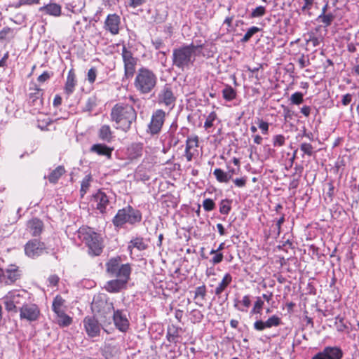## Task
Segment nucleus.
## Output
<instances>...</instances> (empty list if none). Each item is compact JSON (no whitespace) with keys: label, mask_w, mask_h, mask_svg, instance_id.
<instances>
[{"label":"nucleus","mask_w":359,"mask_h":359,"mask_svg":"<svg viewBox=\"0 0 359 359\" xmlns=\"http://www.w3.org/2000/svg\"><path fill=\"white\" fill-rule=\"evenodd\" d=\"M264 304V302L261 299V297H257V299L254 304L253 308L252 309V310L250 311L251 314H257V313L260 314L262 312V310L263 309Z\"/></svg>","instance_id":"obj_51"},{"label":"nucleus","mask_w":359,"mask_h":359,"mask_svg":"<svg viewBox=\"0 0 359 359\" xmlns=\"http://www.w3.org/2000/svg\"><path fill=\"white\" fill-rule=\"evenodd\" d=\"M300 149L302 151L304 152V154L311 156L313 155L314 152V148L310 143L304 142L302 143L300 145Z\"/></svg>","instance_id":"obj_54"},{"label":"nucleus","mask_w":359,"mask_h":359,"mask_svg":"<svg viewBox=\"0 0 359 359\" xmlns=\"http://www.w3.org/2000/svg\"><path fill=\"white\" fill-rule=\"evenodd\" d=\"M321 28L322 25H318L307 33L306 43H311L313 47H316L324 41V36L320 33Z\"/></svg>","instance_id":"obj_24"},{"label":"nucleus","mask_w":359,"mask_h":359,"mask_svg":"<svg viewBox=\"0 0 359 359\" xmlns=\"http://www.w3.org/2000/svg\"><path fill=\"white\" fill-rule=\"evenodd\" d=\"M94 200L96 202V209L102 214L106 212V209L109 204V200L107 194L99 190L94 196Z\"/></svg>","instance_id":"obj_26"},{"label":"nucleus","mask_w":359,"mask_h":359,"mask_svg":"<svg viewBox=\"0 0 359 359\" xmlns=\"http://www.w3.org/2000/svg\"><path fill=\"white\" fill-rule=\"evenodd\" d=\"M113 151V147H108L107 145L101 143L95 144L90 149V152L95 153L99 156H105L108 159L111 158Z\"/></svg>","instance_id":"obj_27"},{"label":"nucleus","mask_w":359,"mask_h":359,"mask_svg":"<svg viewBox=\"0 0 359 359\" xmlns=\"http://www.w3.org/2000/svg\"><path fill=\"white\" fill-rule=\"evenodd\" d=\"M343 355V351L339 346H327L315 354L311 359H341Z\"/></svg>","instance_id":"obj_17"},{"label":"nucleus","mask_w":359,"mask_h":359,"mask_svg":"<svg viewBox=\"0 0 359 359\" xmlns=\"http://www.w3.org/2000/svg\"><path fill=\"white\" fill-rule=\"evenodd\" d=\"M335 19V15L332 13L327 14L320 13L316 18V20L321 22L325 28L330 27Z\"/></svg>","instance_id":"obj_36"},{"label":"nucleus","mask_w":359,"mask_h":359,"mask_svg":"<svg viewBox=\"0 0 359 359\" xmlns=\"http://www.w3.org/2000/svg\"><path fill=\"white\" fill-rule=\"evenodd\" d=\"M91 309L103 325H107L111 323V319L115 311L113 302L102 298L96 299L93 301Z\"/></svg>","instance_id":"obj_8"},{"label":"nucleus","mask_w":359,"mask_h":359,"mask_svg":"<svg viewBox=\"0 0 359 359\" xmlns=\"http://www.w3.org/2000/svg\"><path fill=\"white\" fill-rule=\"evenodd\" d=\"M112 318L116 327L121 332H126L129 328V320L122 310L114 311Z\"/></svg>","instance_id":"obj_22"},{"label":"nucleus","mask_w":359,"mask_h":359,"mask_svg":"<svg viewBox=\"0 0 359 359\" xmlns=\"http://www.w3.org/2000/svg\"><path fill=\"white\" fill-rule=\"evenodd\" d=\"M203 45L196 46L193 43L183 45L172 50V66L184 71L189 69L196 60V51L202 48Z\"/></svg>","instance_id":"obj_3"},{"label":"nucleus","mask_w":359,"mask_h":359,"mask_svg":"<svg viewBox=\"0 0 359 359\" xmlns=\"http://www.w3.org/2000/svg\"><path fill=\"white\" fill-rule=\"evenodd\" d=\"M148 248L147 243L145 242L142 237L137 236L133 238L128 243V250L131 255L133 254V250L134 248L137 249L140 251L146 250Z\"/></svg>","instance_id":"obj_29"},{"label":"nucleus","mask_w":359,"mask_h":359,"mask_svg":"<svg viewBox=\"0 0 359 359\" xmlns=\"http://www.w3.org/2000/svg\"><path fill=\"white\" fill-rule=\"evenodd\" d=\"M53 73L48 71L43 72L40 76H38L37 81L39 83H42L48 80L53 76Z\"/></svg>","instance_id":"obj_62"},{"label":"nucleus","mask_w":359,"mask_h":359,"mask_svg":"<svg viewBox=\"0 0 359 359\" xmlns=\"http://www.w3.org/2000/svg\"><path fill=\"white\" fill-rule=\"evenodd\" d=\"M46 250L45 243L36 238L28 241L24 246L25 255L32 259L41 256Z\"/></svg>","instance_id":"obj_13"},{"label":"nucleus","mask_w":359,"mask_h":359,"mask_svg":"<svg viewBox=\"0 0 359 359\" xmlns=\"http://www.w3.org/2000/svg\"><path fill=\"white\" fill-rule=\"evenodd\" d=\"M44 229V224L42 220L34 217L29 219L26 223L25 231L32 237L39 236Z\"/></svg>","instance_id":"obj_19"},{"label":"nucleus","mask_w":359,"mask_h":359,"mask_svg":"<svg viewBox=\"0 0 359 359\" xmlns=\"http://www.w3.org/2000/svg\"><path fill=\"white\" fill-rule=\"evenodd\" d=\"M40 1L41 0H18V1L12 4L11 6L14 8H20L22 6L39 4Z\"/></svg>","instance_id":"obj_48"},{"label":"nucleus","mask_w":359,"mask_h":359,"mask_svg":"<svg viewBox=\"0 0 359 359\" xmlns=\"http://www.w3.org/2000/svg\"><path fill=\"white\" fill-rule=\"evenodd\" d=\"M135 74L133 86L140 95H149L155 90L158 77L153 70L142 67Z\"/></svg>","instance_id":"obj_4"},{"label":"nucleus","mask_w":359,"mask_h":359,"mask_svg":"<svg viewBox=\"0 0 359 359\" xmlns=\"http://www.w3.org/2000/svg\"><path fill=\"white\" fill-rule=\"evenodd\" d=\"M294 170V172L291 175L292 180L289 184V189H296L299 187L304 168L302 165H295Z\"/></svg>","instance_id":"obj_32"},{"label":"nucleus","mask_w":359,"mask_h":359,"mask_svg":"<svg viewBox=\"0 0 359 359\" xmlns=\"http://www.w3.org/2000/svg\"><path fill=\"white\" fill-rule=\"evenodd\" d=\"M163 201H162L163 205L168 208H177L179 201L177 198L175 197L172 194H165L163 196Z\"/></svg>","instance_id":"obj_39"},{"label":"nucleus","mask_w":359,"mask_h":359,"mask_svg":"<svg viewBox=\"0 0 359 359\" xmlns=\"http://www.w3.org/2000/svg\"><path fill=\"white\" fill-rule=\"evenodd\" d=\"M30 92L28 94V103L31 106L37 107L39 109L43 105V90L35 86L29 88Z\"/></svg>","instance_id":"obj_23"},{"label":"nucleus","mask_w":359,"mask_h":359,"mask_svg":"<svg viewBox=\"0 0 359 359\" xmlns=\"http://www.w3.org/2000/svg\"><path fill=\"white\" fill-rule=\"evenodd\" d=\"M176 100L177 97L174 93L172 85L170 83H165L158 94L157 102L158 104L172 109L175 106Z\"/></svg>","instance_id":"obj_12"},{"label":"nucleus","mask_w":359,"mask_h":359,"mask_svg":"<svg viewBox=\"0 0 359 359\" xmlns=\"http://www.w3.org/2000/svg\"><path fill=\"white\" fill-rule=\"evenodd\" d=\"M104 29L113 36L118 35L121 28V17L116 13L108 14L103 25Z\"/></svg>","instance_id":"obj_16"},{"label":"nucleus","mask_w":359,"mask_h":359,"mask_svg":"<svg viewBox=\"0 0 359 359\" xmlns=\"http://www.w3.org/2000/svg\"><path fill=\"white\" fill-rule=\"evenodd\" d=\"M222 96L226 101H232L236 98V90L230 85H226L222 90Z\"/></svg>","instance_id":"obj_40"},{"label":"nucleus","mask_w":359,"mask_h":359,"mask_svg":"<svg viewBox=\"0 0 359 359\" xmlns=\"http://www.w3.org/2000/svg\"><path fill=\"white\" fill-rule=\"evenodd\" d=\"M179 330H180V328L177 327H175L174 325L168 327L167 333H166V338L169 342H170V343H177V342L178 338L180 337Z\"/></svg>","instance_id":"obj_38"},{"label":"nucleus","mask_w":359,"mask_h":359,"mask_svg":"<svg viewBox=\"0 0 359 359\" xmlns=\"http://www.w3.org/2000/svg\"><path fill=\"white\" fill-rule=\"evenodd\" d=\"M66 172L64 165H58L48 175L47 178L50 183L56 184L60 178Z\"/></svg>","instance_id":"obj_33"},{"label":"nucleus","mask_w":359,"mask_h":359,"mask_svg":"<svg viewBox=\"0 0 359 359\" xmlns=\"http://www.w3.org/2000/svg\"><path fill=\"white\" fill-rule=\"evenodd\" d=\"M137 99L133 95L125 97L123 101L115 104L111 109L110 119L116 125V128L125 133L129 131L137 120L134 104Z\"/></svg>","instance_id":"obj_1"},{"label":"nucleus","mask_w":359,"mask_h":359,"mask_svg":"<svg viewBox=\"0 0 359 359\" xmlns=\"http://www.w3.org/2000/svg\"><path fill=\"white\" fill-rule=\"evenodd\" d=\"M77 235L78 238L87 248L89 256L98 257L102 255L104 248V239L93 228L83 225L78 229Z\"/></svg>","instance_id":"obj_2"},{"label":"nucleus","mask_w":359,"mask_h":359,"mask_svg":"<svg viewBox=\"0 0 359 359\" xmlns=\"http://www.w3.org/2000/svg\"><path fill=\"white\" fill-rule=\"evenodd\" d=\"M19 311L20 318L29 322L37 320L41 315L40 309L36 304L27 303L23 306L20 307Z\"/></svg>","instance_id":"obj_15"},{"label":"nucleus","mask_w":359,"mask_h":359,"mask_svg":"<svg viewBox=\"0 0 359 359\" xmlns=\"http://www.w3.org/2000/svg\"><path fill=\"white\" fill-rule=\"evenodd\" d=\"M335 325L337 330L339 332H348V327L345 323V319L344 317L340 316H337L336 317Z\"/></svg>","instance_id":"obj_45"},{"label":"nucleus","mask_w":359,"mask_h":359,"mask_svg":"<svg viewBox=\"0 0 359 359\" xmlns=\"http://www.w3.org/2000/svg\"><path fill=\"white\" fill-rule=\"evenodd\" d=\"M77 86V79L75 71L73 68L70 69L67 73L66 81L64 86V93L67 96L72 95Z\"/></svg>","instance_id":"obj_25"},{"label":"nucleus","mask_w":359,"mask_h":359,"mask_svg":"<svg viewBox=\"0 0 359 359\" xmlns=\"http://www.w3.org/2000/svg\"><path fill=\"white\" fill-rule=\"evenodd\" d=\"M303 96L304 95L301 92H295L294 93L292 94L290 97V101L292 104L296 105L302 104L304 101Z\"/></svg>","instance_id":"obj_59"},{"label":"nucleus","mask_w":359,"mask_h":359,"mask_svg":"<svg viewBox=\"0 0 359 359\" xmlns=\"http://www.w3.org/2000/svg\"><path fill=\"white\" fill-rule=\"evenodd\" d=\"M217 118V113L213 111L211 113L209 114V115L207 116L206 120L204 123V128L205 130H208L209 128H212L213 126V122Z\"/></svg>","instance_id":"obj_50"},{"label":"nucleus","mask_w":359,"mask_h":359,"mask_svg":"<svg viewBox=\"0 0 359 359\" xmlns=\"http://www.w3.org/2000/svg\"><path fill=\"white\" fill-rule=\"evenodd\" d=\"M97 71L95 67H93L88 69L87 73V80L89 83L93 84L95 83L97 78Z\"/></svg>","instance_id":"obj_60"},{"label":"nucleus","mask_w":359,"mask_h":359,"mask_svg":"<svg viewBox=\"0 0 359 359\" xmlns=\"http://www.w3.org/2000/svg\"><path fill=\"white\" fill-rule=\"evenodd\" d=\"M233 278L232 276L229 273H226L222 279V280L219 283L218 285L215 287V294L217 297H220L222 293L224 292L226 288L230 285L232 283Z\"/></svg>","instance_id":"obj_30"},{"label":"nucleus","mask_w":359,"mask_h":359,"mask_svg":"<svg viewBox=\"0 0 359 359\" xmlns=\"http://www.w3.org/2000/svg\"><path fill=\"white\" fill-rule=\"evenodd\" d=\"M215 255L212 257L210 259V262L213 265L218 264L221 263L223 261L224 259V255L222 252H215L213 253Z\"/></svg>","instance_id":"obj_63"},{"label":"nucleus","mask_w":359,"mask_h":359,"mask_svg":"<svg viewBox=\"0 0 359 359\" xmlns=\"http://www.w3.org/2000/svg\"><path fill=\"white\" fill-rule=\"evenodd\" d=\"M30 299L31 294L26 290H12L3 298L6 310L15 313L18 311V307L23 306Z\"/></svg>","instance_id":"obj_6"},{"label":"nucleus","mask_w":359,"mask_h":359,"mask_svg":"<svg viewBox=\"0 0 359 359\" xmlns=\"http://www.w3.org/2000/svg\"><path fill=\"white\" fill-rule=\"evenodd\" d=\"M316 3V0H302V6H301V12L302 13L308 14L309 15H311V10L313 8V5Z\"/></svg>","instance_id":"obj_46"},{"label":"nucleus","mask_w":359,"mask_h":359,"mask_svg":"<svg viewBox=\"0 0 359 359\" xmlns=\"http://www.w3.org/2000/svg\"><path fill=\"white\" fill-rule=\"evenodd\" d=\"M53 123V121L50 118L46 117L43 119L38 118L37 127L41 130H48V127Z\"/></svg>","instance_id":"obj_53"},{"label":"nucleus","mask_w":359,"mask_h":359,"mask_svg":"<svg viewBox=\"0 0 359 359\" xmlns=\"http://www.w3.org/2000/svg\"><path fill=\"white\" fill-rule=\"evenodd\" d=\"M142 212L131 205H127L118 210L116 215L112 219L114 226L121 228L126 224L134 225L142 221Z\"/></svg>","instance_id":"obj_7"},{"label":"nucleus","mask_w":359,"mask_h":359,"mask_svg":"<svg viewBox=\"0 0 359 359\" xmlns=\"http://www.w3.org/2000/svg\"><path fill=\"white\" fill-rule=\"evenodd\" d=\"M121 57L123 63L124 78L131 79L134 76L136 72V67L138 58L135 57L132 51L123 45L121 49Z\"/></svg>","instance_id":"obj_10"},{"label":"nucleus","mask_w":359,"mask_h":359,"mask_svg":"<svg viewBox=\"0 0 359 359\" xmlns=\"http://www.w3.org/2000/svg\"><path fill=\"white\" fill-rule=\"evenodd\" d=\"M248 177L246 176L241 177L240 178H236L233 180V182L236 187L243 188L245 187L247 183Z\"/></svg>","instance_id":"obj_64"},{"label":"nucleus","mask_w":359,"mask_h":359,"mask_svg":"<svg viewBox=\"0 0 359 359\" xmlns=\"http://www.w3.org/2000/svg\"><path fill=\"white\" fill-rule=\"evenodd\" d=\"M213 175L216 180L219 183L226 184L231 180V175L221 168H215Z\"/></svg>","instance_id":"obj_35"},{"label":"nucleus","mask_w":359,"mask_h":359,"mask_svg":"<svg viewBox=\"0 0 359 359\" xmlns=\"http://www.w3.org/2000/svg\"><path fill=\"white\" fill-rule=\"evenodd\" d=\"M39 11L45 13L46 15L54 17H59L62 14V7L60 4L50 2L39 8Z\"/></svg>","instance_id":"obj_28"},{"label":"nucleus","mask_w":359,"mask_h":359,"mask_svg":"<svg viewBox=\"0 0 359 359\" xmlns=\"http://www.w3.org/2000/svg\"><path fill=\"white\" fill-rule=\"evenodd\" d=\"M83 323L88 337H95L100 335L101 325L94 316L85 317Z\"/></svg>","instance_id":"obj_18"},{"label":"nucleus","mask_w":359,"mask_h":359,"mask_svg":"<svg viewBox=\"0 0 359 359\" xmlns=\"http://www.w3.org/2000/svg\"><path fill=\"white\" fill-rule=\"evenodd\" d=\"M285 137L283 135H276L273 137V145L275 147H283L285 144Z\"/></svg>","instance_id":"obj_57"},{"label":"nucleus","mask_w":359,"mask_h":359,"mask_svg":"<svg viewBox=\"0 0 359 359\" xmlns=\"http://www.w3.org/2000/svg\"><path fill=\"white\" fill-rule=\"evenodd\" d=\"M256 123L263 135H268L269 130V123L268 122L261 118H257Z\"/></svg>","instance_id":"obj_52"},{"label":"nucleus","mask_w":359,"mask_h":359,"mask_svg":"<svg viewBox=\"0 0 359 359\" xmlns=\"http://www.w3.org/2000/svg\"><path fill=\"white\" fill-rule=\"evenodd\" d=\"M14 38V29L9 27H4L0 30V42Z\"/></svg>","instance_id":"obj_44"},{"label":"nucleus","mask_w":359,"mask_h":359,"mask_svg":"<svg viewBox=\"0 0 359 359\" xmlns=\"http://www.w3.org/2000/svg\"><path fill=\"white\" fill-rule=\"evenodd\" d=\"M282 321L280 317L276 315H273L269 317L266 321L262 320H257L254 323L253 327L257 331H263L265 329L271 328L272 327H278L281 325Z\"/></svg>","instance_id":"obj_21"},{"label":"nucleus","mask_w":359,"mask_h":359,"mask_svg":"<svg viewBox=\"0 0 359 359\" xmlns=\"http://www.w3.org/2000/svg\"><path fill=\"white\" fill-rule=\"evenodd\" d=\"M261 31V29L256 26L250 27L243 37L241 39V43H247L252 37V36Z\"/></svg>","instance_id":"obj_47"},{"label":"nucleus","mask_w":359,"mask_h":359,"mask_svg":"<svg viewBox=\"0 0 359 359\" xmlns=\"http://www.w3.org/2000/svg\"><path fill=\"white\" fill-rule=\"evenodd\" d=\"M129 280L130 279L116 278L115 279L107 281L104 289L109 293H118L121 290L127 288Z\"/></svg>","instance_id":"obj_20"},{"label":"nucleus","mask_w":359,"mask_h":359,"mask_svg":"<svg viewBox=\"0 0 359 359\" xmlns=\"http://www.w3.org/2000/svg\"><path fill=\"white\" fill-rule=\"evenodd\" d=\"M56 317L57 324L60 327H67L73 322L72 318L67 315L65 311L61 312V313L56 314Z\"/></svg>","instance_id":"obj_41"},{"label":"nucleus","mask_w":359,"mask_h":359,"mask_svg":"<svg viewBox=\"0 0 359 359\" xmlns=\"http://www.w3.org/2000/svg\"><path fill=\"white\" fill-rule=\"evenodd\" d=\"M199 137L196 135L187 137L185 142V149L183 157L187 162L191 161L198 154Z\"/></svg>","instance_id":"obj_14"},{"label":"nucleus","mask_w":359,"mask_h":359,"mask_svg":"<svg viewBox=\"0 0 359 359\" xmlns=\"http://www.w3.org/2000/svg\"><path fill=\"white\" fill-rule=\"evenodd\" d=\"M166 114L161 109L155 110L151 116L150 122L147 126V133L151 135H158L165 121Z\"/></svg>","instance_id":"obj_11"},{"label":"nucleus","mask_w":359,"mask_h":359,"mask_svg":"<svg viewBox=\"0 0 359 359\" xmlns=\"http://www.w3.org/2000/svg\"><path fill=\"white\" fill-rule=\"evenodd\" d=\"M251 305V300L250 295L247 294L243 297L242 300L237 301L235 302L233 306L237 310L241 311V312H247L248 308Z\"/></svg>","instance_id":"obj_34"},{"label":"nucleus","mask_w":359,"mask_h":359,"mask_svg":"<svg viewBox=\"0 0 359 359\" xmlns=\"http://www.w3.org/2000/svg\"><path fill=\"white\" fill-rule=\"evenodd\" d=\"M105 271L110 277L130 279L132 265L122 263V258L116 255L109 258L105 263Z\"/></svg>","instance_id":"obj_5"},{"label":"nucleus","mask_w":359,"mask_h":359,"mask_svg":"<svg viewBox=\"0 0 359 359\" xmlns=\"http://www.w3.org/2000/svg\"><path fill=\"white\" fill-rule=\"evenodd\" d=\"M203 207L205 211L210 212L215 209L216 205L211 198H206L203 201Z\"/></svg>","instance_id":"obj_58"},{"label":"nucleus","mask_w":359,"mask_h":359,"mask_svg":"<svg viewBox=\"0 0 359 359\" xmlns=\"http://www.w3.org/2000/svg\"><path fill=\"white\" fill-rule=\"evenodd\" d=\"M22 274V270L16 264H10L5 269L0 267V285H13L21 279Z\"/></svg>","instance_id":"obj_9"},{"label":"nucleus","mask_w":359,"mask_h":359,"mask_svg":"<svg viewBox=\"0 0 359 359\" xmlns=\"http://www.w3.org/2000/svg\"><path fill=\"white\" fill-rule=\"evenodd\" d=\"M92 181L93 177L90 174L86 175L85 177L82 180L80 189V194L81 198H83L88 191Z\"/></svg>","instance_id":"obj_42"},{"label":"nucleus","mask_w":359,"mask_h":359,"mask_svg":"<svg viewBox=\"0 0 359 359\" xmlns=\"http://www.w3.org/2000/svg\"><path fill=\"white\" fill-rule=\"evenodd\" d=\"M97 106V99L95 97H90L86 102L83 111L91 112Z\"/></svg>","instance_id":"obj_49"},{"label":"nucleus","mask_w":359,"mask_h":359,"mask_svg":"<svg viewBox=\"0 0 359 359\" xmlns=\"http://www.w3.org/2000/svg\"><path fill=\"white\" fill-rule=\"evenodd\" d=\"M65 299L60 295H56L53 299L52 304V309L53 312L56 314L61 313V312L64 311V304Z\"/></svg>","instance_id":"obj_37"},{"label":"nucleus","mask_w":359,"mask_h":359,"mask_svg":"<svg viewBox=\"0 0 359 359\" xmlns=\"http://www.w3.org/2000/svg\"><path fill=\"white\" fill-rule=\"evenodd\" d=\"M97 135L100 140L107 143L111 142L114 137L111 127L106 124L100 128Z\"/></svg>","instance_id":"obj_31"},{"label":"nucleus","mask_w":359,"mask_h":359,"mask_svg":"<svg viewBox=\"0 0 359 359\" xmlns=\"http://www.w3.org/2000/svg\"><path fill=\"white\" fill-rule=\"evenodd\" d=\"M232 201L230 199H222L219 203V212L222 215H227L231 210Z\"/></svg>","instance_id":"obj_43"},{"label":"nucleus","mask_w":359,"mask_h":359,"mask_svg":"<svg viewBox=\"0 0 359 359\" xmlns=\"http://www.w3.org/2000/svg\"><path fill=\"white\" fill-rule=\"evenodd\" d=\"M206 294H207L206 286L203 284V285L198 286L196 288L194 297H195V299L200 297L202 301H203L205 299Z\"/></svg>","instance_id":"obj_56"},{"label":"nucleus","mask_w":359,"mask_h":359,"mask_svg":"<svg viewBox=\"0 0 359 359\" xmlns=\"http://www.w3.org/2000/svg\"><path fill=\"white\" fill-rule=\"evenodd\" d=\"M266 13V8L263 6H259L253 9L250 13V18H260L264 16Z\"/></svg>","instance_id":"obj_55"},{"label":"nucleus","mask_w":359,"mask_h":359,"mask_svg":"<svg viewBox=\"0 0 359 359\" xmlns=\"http://www.w3.org/2000/svg\"><path fill=\"white\" fill-rule=\"evenodd\" d=\"M298 64L300 69H303L305 67L309 66L310 65L309 55L302 54L299 58L298 59Z\"/></svg>","instance_id":"obj_61"}]
</instances>
